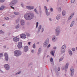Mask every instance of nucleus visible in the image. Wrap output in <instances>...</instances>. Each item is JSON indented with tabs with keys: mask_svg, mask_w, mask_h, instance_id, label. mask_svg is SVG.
<instances>
[{
	"mask_svg": "<svg viewBox=\"0 0 77 77\" xmlns=\"http://www.w3.org/2000/svg\"><path fill=\"white\" fill-rule=\"evenodd\" d=\"M35 17V14L33 13H29L25 14L24 17L26 20H32Z\"/></svg>",
	"mask_w": 77,
	"mask_h": 77,
	"instance_id": "nucleus-1",
	"label": "nucleus"
},
{
	"mask_svg": "<svg viewBox=\"0 0 77 77\" xmlns=\"http://www.w3.org/2000/svg\"><path fill=\"white\" fill-rule=\"evenodd\" d=\"M14 56H16V57H18V56H20L22 54L21 52L18 50H16L14 51Z\"/></svg>",
	"mask_w": 77,
	"mask_h": 77,
	"instance_id": "nucleus-2",
	"label": "nucleus"
},
{
	"mask_svg": "<svg viewBox=\"0 0 77 77\" xmlns=\"http://www.w3.org/2000/svg\"><path fill=\"white\" fill-rule=\"evenodd\" d=\"M60 26H58L55 29V35L56 36H58L60 33Z\"/></svg>",
	"mask_w": 77,
	"mask_h": 77,
	"instance_id": "nucleus-3",
	"label": "nucleus"
},
{
	"mask_svg": "<svg viewBox=\"0 0 77 77\" xmlns=\"http://www.w3.org/2000/svg\"><path fill=\"white\" fill-rule=\"evenodd\" d=\"M44 8L45 9V13L47 16H48L50 15V13L48 11V9H47V7L46 6H44Z\"/></svg>",
	"mask_w": 77,
	"mask_h": 77,
	"instance_id": "nucleus-4",
	"label": "nucleus"
},
{
	"mask_svg": "<svg viewBox=\"0 0 77 77\" xmlns=\"http://www.w3.org/2000/svg\"><path fill=\"white\" fill-rule=\"evenodd\" d=\"M18 2V1L17 0H13V1L11 2L10 4V6H14L15 5H16V3Z\"/></svg>",
	"mask_w": 77,
	"mask_h": 77,
	"instance_id": "nucleus-5",
	"label": "nucleus"
},
{
	"mask_svg": "<svg viewBox=\"0 0 77 77\" xmlns=\"http://www.w3.org/2000/svg\"><path fill=\"white\" fill-rule=\"evenodd\" d=\"M69 65V64L68 63H67L66 64L65 66H64L63 68V69H65V72H66V71H67V69H68V68Z\"/></svg>",
	"mask_w": 77,
	"mask_h": 77,
	"instance_id": "nucleus-6",
	"label": "nucleus"
},
{
	"mask_svg": "<svg viewBox=\"0 0 77 77\" xmlns=\"http://www.w3.org/2000/svg\"><path fill=\"white\" fill-rule=\"evenodd\" d=\"M4 67L5 68V69L7 70V71H8V70L9 69V66L8 64H6L5 65Z\"/></svg>",
	"mask_w": 77,
	"mask_h": 77,
	"instance_id": "nucleus-7",
	"label": "nucleus"
},
{
	"mask_svg": "<svg viewBox=\"0 0 77 77\" xmlns=\"http://www.w3.org/2000/svg\"><path fill=\"white\" fill-rule=\"evenodd\" d=\"M4 56L5 57V60L8 62V53H5L4 54Z\"/></svg>",
	"mask_w": 77,
	"mask_h": 77,
	"instance_id": "nucleus-8",
	"label": "nucleus"
},
{
	"mask_svg": "<svg viewBox=\"0 0 77 77\" xmlns=\"http://www.w3.org/2000/svg\"><path fill=\"white\" fill-rule=\"evenodd\" d=\"M17 47L19 49H20L21 48H22V42H20L18 43V45H17Z\"/></svg>",
	"mask_w": 77,
	"mask_h": 77,
	"instance_id": "nucleus-9",
	"label": "nucleus"
},
{
	"mask_svg": "<svg viewBox=\"0 0 77 77\" xmlns=\"http://www.w3.org/2000/svg\"><path fill=\"white\" fill-rule=\"evenodd\" d=\"M52 39L53 42H55L56 41V39H57V38L55 35H54L52 36Z\"/></svg>",
	"mask_w": 77,
	"mask_h": 77,
	"instance_id": "nucleus-10",
	"label": "nucleus"
},
{
	"mask_svg": "<svg viewBox=\"0 0 77 77\" xmlns=\"http://www.w3.org/2000/svg\"><path fill=\"white\" fill-rule=\"evenodd\" d=\"M13 39L14 42H17V41H18L20 40V38L17 37H15L13 38Z\"/></svg>",
	"mask_w": 77,
	"mask_h": 77,
	"instance_id": "nucleus-11",
	"label": "nucleus"
},
{
	"mask_svg": "<svg viewBox=\"0 0 77 77\" xmlns=\"http://www.w3.org/2000/svg\"><path fill=\"white\" fill-rule=\"evenodd\" d=\"M26 35L24 34H22L20 35V38H22L23 39H26Z\"/></svg>",
	"mask_w": 77,
	"mask_h": 77,
	"instance_id": "nucleus-12",
	"label": "nucleus"
},
{
	"mask_svg": "<svg viewBox=\"0 0 77 77\" xmlns=\"http://www.w3.org/2000/svg\"><path fill=\"white\" fill-rule=\"evenodd\" d=\"M29 50V48H28V46H25L24 48V51L25 52H27V51Z\"/></svg>",
	"mask_w": 77,
	"mask_h": 77,
	"instance_id": "nucleus-13",
	"label": "nucleus"
},
{
	"mask_svg": "<svg viewBox=\"0 0 77 77\" xmlns=\"http://www.w3.org/2000/svg\"><path fill=\"white\" fill-rule=\"evenodd\" d=\"M41 27H42V26L41 25H40L38 28V31L37 32L38 33H39V32H40V30H41Z\"/></svg>",
	"mask_w": 77,
	"mask_h": 77,
	"instance_id": "nucleus-14",
	"label": "nucleus"
},
{
	"mask_svg": "<svg viewBox=\"0 0 77 77\" xmlns=\"http://www.w3.org/2000/svg\"><path fill=\"white\" fill-rule=\"evenodd\" d=\"M25 22H24V20H20V24L22 26H24V24Z\"/></svg>",
	"mask_w": 77,
	"mask_h": 77,
	"instance_id": "nucleus-15",
	"label": "nucleus"
},
{
	"mask_svg": "<svg viewBox=\"0 0 77 77\" xmlns=\"http://www.w3.org/2000/svg\"><path fill=\"white\" fill-rule=\"evenodd\" d=\"M66 49V45H64L63 46H62L61 47V50H65Z\"/></svg>",
	"mask_w": 77,
	"mask_h": 77,
	"instance_id": "nucleus-16",
	"label": "nucleus"
},
{
	"mask_svg": "<svg viewBox=\"0 0 77 77\" xmlns=\"http://www.w3.org/2000/svg\"><path fill=\"white\" fill-rule=\"evenodd\" d=\"M60 17H61L60 14H58L56 16V19L58 20H59L60 18Z\"/></svg>",
	"mask_w": 77,
	"mask_h": 77,
	"instance_id": "nucleus-17",
	"label": "nucleus"
},
{
	"mask_svg": "<svg viewBox=\"0 0 77 77\" xmlns=\"http://www.w3.org/2000/svg\"><path fill=\"white\" fill-rule=\"evenodd\" d=\"M44 43H45V44H47L48 45V44L49 43V39H47Z\"/></svg>",
	"mask_w": 77,
	"mask_h": 77,
	"instance_id": "nucleus-18",
	"label": "nucleus"
},
{
	"mask_svg": "<svg viewBox=\"0 0 77 77\" xmlns=\"http://www.w3.org/2000/svg\"><path fill=\"white\" fill-rule=\"evenodd\" d=\"M70 56H72V51L70 50H69L68 51Z\"/></svg>",
	"mask_w": 77,
	"mask_h": 77,
	"instance_id": "nucleus-19",
	"label": "nucleus"
},
{
	"mask_svg": "<svg viewBox=\"0 0 77 77\" xmlns=\"http://www.w3.org/2000/svg\"><path fill=\"white\" fill-rule=\"evenodd\" d=\"M70 72H74V69L73 67H71L70 68Z\"/></svg>",
	"mask_w": 77,
	"mask_h": 77,
	"instance_id": "nucleus-20",
	"label": "nucleus"
},
{
	"mask_svg": "<svg viewBox=\"0 0 77 77\" xmlns=\"http://www.w3.org/2000/svg\"><path fill=\"white\" fill-rule=\"evenodd\" d=\"M34 8L33 6H29V10H32V9H34Z\"/></svg>",
	"mask_w": 77,
	"mask_h": 77,
	"instance_id": "nucleus-21",
	"label": "nucleus"
},
{
	"mask_svg": "<svg viewBox=\"0 0 77 77\" xmlns=\"http://www.w3.org/2000/svg\"><path fill=\"white\" fill-rule=\"evenodd\" d=\"M64 59V57H62L61 58H60L59 60V62H61L62 60Z\"/></svg>",
	"mask_w": 77,
	"mask_h": 77,
	"instance_id": "nucleus-22",
	"label": "nucleus"
},
{
	"mask_svg": "<svg viewBox=\"0 0 77 77\" xmlns=\"http://www.w3.org/2000/svg\"><path fill=\"white\" fill-rule=\"evenodd\" d=\"M65 50H64L63 49H61V54L64 53H65Z\"/></svg>",
	"mask_w": 77,
	"mask_h": 77,
	"instance_id": "nucleus-23",
	"label": "nucleus"
},
{
	"mask_svg": "<svg viewBox=\"0 0 77 77\" xmlns=\"http://www.w3.org/2000/svg\"><path fill=\"white\" fill-rule=\"evenodd\" d=\"M74 23H75L74 21H73L70 24V26L71 27H72V26H73V25H74Z\"/></svg>",
	"mask_w": 77,
	"mask_h": 77,
	"instance_id": "nucleus-24",
	"label": "nucleus"
},
{
	"mask_svg": "<svg viewBox=\"0 0 77 77\" xmlns=\"http://www.w3.org/2000/svg\"><path fill=\"white\" fill-rule=\"evenodd\" d=\"M74 75V72H71L70 75L71 76H73Z\"/></svg>",
	"mask_w": 77,
	"mask_h": 77,
	"instance_id": "nucleus-25",
	"label": "nucleus"
},
{
	"mask_svg": "<svg viewBox=\"0 0 77 77\" xmlns=\"http://www.w3.org/2000/svg\"><path fill=\"white\" fill-rule=\"evenodd\" d=\"M34 11L35 12H36V14H39V13H38V11H37V10H36V9L35 8L34 9Z\"/></svg>",
	"mask_w": 77,
	"mask_h": 77,
	"instance_id": "nucleus-26",
	"label": "nucleus"
},
{
	"mask_svg": "<svg viewBox=\"0 0 77 77\" xmlns=\"http://www.w3.org/2000/svg\"><path fill=\"white\" fill-rule=\"evenodd\" d=\"M5 8V6L3 5L1 6V7L0 8V10H3L4 8Z\"/></svg>",
	"mask_w": 77,
	"mask_h": 77,
	"instance_id": "nucleus-27",
	"label": "nucleus"
},
{
	"mask_svg": "<svg viewBox=\"0 0 77 77\" xmlns=\"http://www.w3.org/2000/svg\"><path fill=\"white\" fill-rule=\"evenodd\" d=\"M62 15L63 16H64V15H65V11H63L62 12Z\"/></svg>",
	"mask_w": 77,
	"mask_h": 77,
	"instance_id": "nucleus-28",
	"label": "nucleus"
},
{
	"mask_svg": "<svg viewBox=\"0 0 77 77\" xmlns=\"http://www.w3.org/2000/svg\"><path fill=\"white\" fill-rule=\"evenodd\" d=\"M57 9L58 11H61V8L60 7H57Z\"/></svg>",
	"mask_w": 77,
	"mask_h": 77,
	"instance_id": "nucleus-29",
	"label": "nucleus"
},
{
	"mask_svg": "<svg viewBox=\"0 0 77 77\" xmlns=\"http://www.w3.org/2000/svg\"><path fill=\"white\" fill-rule=\"evenodd\" d=\"M26 36H28V37H30V34L29 33H26Z\"/></svg>",
	"mask_w": 77,
	"mask_h": 77,
	"instance_id": "nucleus-30",
	"label": "nucleus"
},
{
	"mask_svg": "<svg viewBox=\"0 0 77 77\" xmlns=\"http://www.w3.org/2000/svg\"><path fill=\"white\" fill-rule=\"evenodd\" d=\"M47 45H48V44H47V43H44V47H47Z\"/></svg>",
	"mask_w": 77,
	"mask_h": 77,
	"instance_id": "nucleus-31",
	"label": "nucleus"
},
{
	"mask_svg": "<svg viewBox=\"0 0 77 77\" xmlns=\"http://www.w3.org/2000/svg\"><path fill=\"white\" fill-rule=\"evenodd\" d=\"M21 71L18 72H17L15 73V75H18V74H20V73H21Z\"/></svg>",
	"mask_w": 77,
	"mask_h": 77,
	"instance_id": "nucleus-32",
	"label": "nucleus"
},
{
	"mask_svg": "<svg viewBox=\"0 0 77 77\" xmlns=\"http://www.w3.org/2000/svg\"><path fill=\"white\" fill-rule=\"evenodd\" d=\"M18 28H20V25L19 24H18L16 26V29H18Z\"/></svg>",
	"mask_w": 77,
	"mask_h": 77,
	"instance_id": "nucleus-33",
	"label": "nucleus"
},
{
	"mask_svg": "<svg viewBox=\"0 0 77 77\" xmlns=\"http://www.w3.org/2000/svg\"><path fill=\"white\" fill-rule=\"evenodd\" d=\"M5 20H9V18L8 17H5Z\"/></svg>",
	"mask_w": 77,
	"mask_h": 77,
	"instance_id": "nucleus-34",
	"label": "nucleus"
},
{
	"mask_svg": "<svg viewBox=\"0 0 77 77\" xmlns=\"http://www.w3.org/2000/svg\"><path fill=\"white\" fill-rule=\"evenodd\" d=\"M32 47L33 48H36V45H35V44H34L32 45Z\"/></svg>",
	"mask_w": 77,
	"mask_h": 77,
	"instance_id": "nucleus-35",
	"label": "nucleus"
},
{
	"mask_svg": "<svg viewBox=\"0 0 77 77\" xmlns=\"http://www.w3.org/2000/svg\"><path fill=\"white\" fill-rule=\"evenodd\" d=\"M51 53L52 55V56H54V52H53V51H52L51 52Z\"/></svg>",
	"mask_w": 77,
	"mask_h": 77,
	"instance_id": "nucleus-36",
	"label": "nucleus"
},
{
	"mask_svg": "<svg viewBox=\"0 0 77 77\" xmlns=\"http://www.w3.org/2000/svg\"><path fill=\"white\" fill-rule=\"evenodd\" d=\"M39 13L40 14H41L42 13V10L41 9H40L39 11Z\"/></svg>",
	"mask_w": 77,
	"mask_h": 77,
	"instance_id": "nucleus-37",
	"label": "nucleus"
},
{
	"mask_svg": "<svg viewBox=\"0 0 77 77\" xmlns=\"http://www.w3.org/2000/svg\"><path fill=\"white\" fill-rule=\"evenodd\" d=\"M2 33H4V32L2 30H0V34H2Z\"/></svg>",
	"mask_w": 77,
	"mask_h": 77,
	"instance_id": "nucleus-38",
	"label": "nucleus"
},
{
	"mask_svg": "<svg viewBox=\"0 0 77 77\" xmlns=\"http://www.w3.org/2000/svg\"><path fill=\"white\" fill-rule=\"evenodd\" d=\"M3 57V54L2 53H0V58Z\"/></svg>",
	"mask_w": 77,
	"mask_h": 77,
	"instance_id": "nucleus-39",
	"label": "nucleus"
},
{
	"mask_svg": "<svg viewBox=\"0 0 77 77\" xmlns=\"http://www.w3.org/2000/svg\"><path fill=\"white\" fill-rule=\"evenodd\" d=\"M26 9H30V6H27L26 7Z\"/></svg>",
	"mask_w": 77,
	"mask_h": 77,
	"instance_id": "nucleus-40",
	"label": "nucleus"
},
{
	"mask_svg": "<svg viewBox=\"0 0 77 77\" xmlns=\"http://www.w3.org/2000/svg\"><path fill=\"white\" fill-rule=\"evenodd\" d=\"M20 23V20H17L16 21V23Z\"/></svg>",
	"mask_w": 77,
	"mask_h": 77,
	"instance_id": "nucleus-41",
	"label": "nucleus"
},
{
	"mask_svg": "<svg viewBox=\"0 0 77 77\" xmlns=\"http://www.w3.org/2000/svg\"><path fill=\"white\" fill-rule=\"evenodd\" d=\"M50 62H53V58L51 57L50 59Z\"/></svg>",
	"mask_w": 77,
	"mask_h": 77,
	"instance_id": "nucleus-42",
	"label": "nucleus"
},
{
	"mask_svg": "<svg viewBox=\"0 0 77 77\" xmlns=\"http://www.w3.org/2000/svg\"><path fill=\"white\" fill-rule=\"evenodd\" d=\"M39 23L38 22L36 23V28H38V24Z\"/></svg>",
	"mask_w": 77,
	"mask_h": 77,
	"instance_id": "nucleus-43",
	"label": "nucleus"
},
{
	"mask_svg": "<svg viewBox=\"0 0 77 77\" xmlns=\"http://www.w3.org/2000/svg\"><path fill=\"white\" fill-rule=\"evenodd\" d=\"M75 2V0H71V2L72 3H74Z\"/></svg>",
	"mask_w": 77,
	"mask_h": 77,
	"instance_id": "nucleus-44",
	"label": "nucleus"
},
{
	"mask_svg": "<svg viewBox=\"0 0 77 77\" xmlns=\"http://www.w3.org/2000/svg\"><path fill=\"white\" fill-rule=\"evenodd\" d=\"M5 2V0H0V2L1 3H3Z\"/></svg>",
	"mask_w": 77,
	"mask_h": 77,
	"instance_id": "nucleus-45",
	"label": "nucleus"
},
{
	"mask_svg": "<svg viewBox=\"0 0 77 77\" xmlns=\"http://www.w3.org/2000/svg\"><path fill=\"white\" fill-rule=\"evenodd\" d=\"M5 2V0H0V2L1 3H3Z\"/></svg>",
	"mask_w": 77,
	"mask_h": 77,
	"instance_id": "nucleus-46",
	"label": "nucleus"
},
{
	"mask_svg": "<svg viewBox=\"0 0 77 77\" xmlns=\"http://www.w3.org/2000/svg\"><path fill=\"white\" fill-rule=\"evenodd\" d=\"M14 14L15 15H18V13L17 12H14Z\"/></svg>",
	"mask_w": 77,
	"mask_h": 77,
	"instance_id": "nucleus-47",
	"label": "nucleus"
},
{
	"mask_svg": "<svg viewBox=\"0 0 77 77\" xmlns=\"http://www.w3.org/2000/svg\"><path fill=\"white\" fill-rule=\"evenodd\" d=\"M74 13H73L72 14H71L70 17H73V16H74Z\"/></svg>",
	"mask_w": 77,
	"mask_h": 77,
	"instance_id": "nucleus-48",
	"label": "nucleus"
},
{
	"mask_svg": "<svg viewBox=\"0 0 77 77\" xmlns=\"http://www.w3.org/2000/svg\"><path fill=\"white\" fill-rule=\"evenodd\" d=\"M50 11L52 12L53 11V9L52 8H50Z\"/></svg>",
	"mask_w": 77,
	"mask_h": 77,
	"instance_id": "nucleus-49",
	"label": "nucleus"
},
{
	"mask_svg": "<svg viewBox=\"0 0 77 77\" xmlns=\"http://www.w3.org/2000/svg\"><path fill=\"white\" fill-rule=\"evenodd\" d=\"M71 18H72V16H70V17H69L68 18V20H71Z\"/></svg>",
	"mask_w": 77,
	"mask_h": 77,
	"instance_id": "nucleus-50",
	"label": "nucleus"
},
{
	"mask_svg": "<svg viewBox=\"0 0 77 77\" xmlns=\"http://www.w3.org/2000/svg\"><path fill=\"white\" fill-rule=\"evenodd\" d=\"M51 64L52 65H54V62L53 61L51 62Z\"/></svg>",
	"mask_w": 77,
	"mask_h": 77,
	"instance_id": "nucleus-51",
	"label": "nucleus"
},
{
	"mask_svg": "<svg viewBox=\"0 0 77 77\" xmlns=\"http://www.w3.org/2000/svg\"><path fill=\"white\" fill-rule=\"evenodd\" d=\"M72 50L73 51H75V48H72Z\"/></svg>",
	"mask_w": 77,
	"mask_h": 77,
	"instance_id": "nucleus-52",
	"label": "nucleus"
},
{
	"mask_svg": "<svg viewBox=\"0 0 77 77\" xmlns=\"http://www.w3.org/2000/svg\"><path fill=\"white\" fill-rule=\"evenodd\" d=\"M38 54H39L41 53V51H38Z\"/></svg>",
	"mask_w": 77,
	"mask_h": 77,
	"instance_id": "nucleus-53",
	"label": "nucleus"
},
{
	"mask_svg": "<svg viewBox=\"0 0 77 77\" xmlns=\"http://www.w3.org/2000/svg\"><path fill=\"white\" fill-rule=\"evenodd\" d=\"M42 32H44V28H42Z\"/></svg>",
	"mask_w": 77,
	"mask_h": 77,
	"instance_id": "nucleus-54",
	"label": "nucleus"
},
{
	"mask_svg": "<svg viewBox=\"0 0 77 77\" xmlns=\"http://www.w3.org/2000/svg\"><path fill=\"white\" fill-rule=\"evenodd\" d=\"M50 47V44H49L48 45L47 48H49V47Z\"/></svg>",
	"mask_w": 77,
	"mask_h": 77,
	"instance_id": "nucleus-55",
	"label": "nucleus"
},
{
	"mask_svg": "<svg viewBox=\"0 0 77 77\" xmlns=\"http://www.w3.org/2000/svg\"><path fill=\"white\" fill-rule=\"evenodd\" d=\"M11 8L13 9H14V7H13V6H11Z\"/></svg>",
	"mask_w": 77,
	"mask_h": 77,
	"instance_id": "nucleus-56",
	"label": "nucleus"
},
{
	"mask_svg": "<svg viewBox=\"0 0 77 77\" xmlns=\"http://www.w3.org/2000/svg\"><path fill=\"white\" fill-rule=\"evenodd\" d=\"M38 51H41V48H39Z\"/></svg>",
	"mask_w": 77,
	"mask_h": 77,
	"instance_id": "nucleus-57",
	"label": "nucleus"
},
{
	"mask_svg": "<svg viewBox=\"0 0 77 77\" xmlns=\"http://www.w3.org/2000/svg\"><path fill=\"white\" fill-rule=\"evenodd\" d=\"M21 6L23 7V8H24V5H23V4H21Z\"/></svg>",
	"mask_w": 77,
	"mask_h": 77,
	"instance_id": "nucleus-58",
	"label": "nucleus"
},
{
	"mask_svg": "<svg viewBox=\"0 0 77 77\" xmlns=\"http://www.w3.org/2000/svg\"><path fill=\"white\" fill-rule=\"evenodd\" d=\"M8 35H11V33L10 32H9L8 33Z\"/></svg>",
	"mask_w": 77,
	"mask_h": 77,
	"instance_id": "nucleus-59",
	"label": "nucleus"
},
{
	"mask_svg": "<svg viewBox=\"0 0 77 77\" xmlns=\"http://www.w3.org/2000/svg\"><path fill=\"white\" fill-rule=\"evenodd\" d=\"M58 71H60V68L59 67H58Z\"/></svg>",
	"mask_w": 77,
	"mask_h": 77,
	"instance_id": "nucleus-60",
	"label": "nucleus"
},
{
	"mask_svg": "<svg viewBox=\"0 0 77 77\" xmlns=\"http://www.w3.org/2000/svg\"><path fill=\"white\" fill-rule=\"evenodd\" d=\"M30 43H31V42H29L28 43V44H29V45H30Z\"/></svg>",
	"mask_w": 77,
	"mask_h": 77,
	"instance_id": "nucleus-61",
	"label": "nucleus"
},
{
	"mask_svg": "<svg viewBox=\"0 0 77 77\" xmlns=\"http://www.w3.org/2000/svg\"><path fill=\"white\" fill-rule=\"evenodd\" d=\"M39 9H41V5H40V6H39Z\"/></svg>",
	"mask_w": 77,
	"mask_h": 77,
	"instance_id": "nucleus-62",
	"label": "nucleus"
},
{
	"mask_svg": "<svg viewBox=\"0 0 77 77\" xmlns=\"http://www.w3.org/2000/svg\"><path fill=\"white\" fill-rule=\"evenodd\" d=\"M31 52H32V53H33L34 52V51H33V50H32L31 51Z\"/></svg>",
	"mask_w": 77,
	"mask_h": 77,
	"instance_id": "nucleus-63",
	"label": "nucleus"
},
{
	"mask_svg": "<svg viewBox=\"0 0 77 77\" xmlns=\"http://www.w3.org/2000/svg\"><path fill=\"white\" fill-rule=\"evenodd\" d=\"M53 48L54 49H56V47H54Z\"/></svg>",
	"mask_w": 77,
	"mask_h": 77,
	"instance_id": "nucleus-64",
	"label": "nucleus"
}]
</instances>
